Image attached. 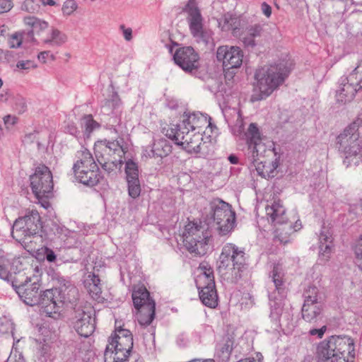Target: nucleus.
I'll return each instance as SVG.
<instances>
[{
  "mask_svg": "<svg viewBox=\"0 0 362 362\" xmlns=\"http://www.w3.org/2000/svg\"><path fill=\"white\" fill-rule=\"evenodd\" d=\"M10 276L12 287L26 305L34 306L39 303L41 284L37 276L28 277L25 273Z\"/></svg>",
  "mask_w": 362,
  "mask_h": 362,
  "instance_id": "nucleus-8",
  "label": "nucleus"
},
{
  "mask_svg": "<svg viewBox=\"0 0 362 362\" xmlns=\"http://www.w3.org/2000/svg\"><path fill=\"white\" fill-rule=\"evenodd\" d=\"M263 32V27L260 24H254L247 26L245 30L240 33L238 37L243 42L245 47L254 48L257 43L255 38L260 37Z\"/></svg>",
  "mask_w": 362,
  "mask_h": 362,
  "instance_id": "nucleus-25",
  "label": "nucleus"
},
{
  "mask_svg": "<svg viewBox=\"0 0 362 362\" xmlns=\"http://www.w3.org/2000/svg\"><path fill=\"white\" fill-rule=\"evenodd\" d=\"M36 0H25L21 5V10L33 13L39 9V6L35 3Z\"/></svg>",
  "mask_w": 362,
  "mask_h": 362,
  "instance_id": "nucleus-49",
  "label": "nucleus"
},
{
  "mask_svg": "<svg viewBox=\"0 0 362 362\" xmlns=\"http://www.w3.org/2000/svg\"><path fill=\"white\" fill-rule=\"evenodd\" d=\"M186 7L191 35L197 42L209 44L212 40V32L204 27L202 14L194 0H189Z\"/></svg>",
  "mask_w": 362,
  "mask_h": 362,
  "instance_id": "nucleus-12",
  "label": "nucleus"
},
{
  "mask_svg": "<svg viewBox=\"0 0 362 362\" xmlns=\"http://www.w3.org/2000/svg\"><path fill=\"white\" fill-rule=\"evenodd\" d=\"M357 86L355 78L351 79V74L348 77L341 78V83L336 93V98L338 103L345 104L351 102L357 92Z\"/></svg>",
  "mask_w": 362,
  "mask_h": 362,
  "instance_id": "nucleus-21",
  "label": "nucleus"
},
{
  "mask_svg": "<svg viewBox=\"0 0 362 362\" xmlns=\"http://www.w3.org/2000/svg\"><path fill=\"white\" fill-rule=\"evenodd\" d=\"M211 233L201 223L189 222L185 227L182 238L187 250L195 255H204L209 248Z\"/></svg>",
  "mask_w": 362,
  "mask_h": 362,
  "instance_id": "nucleus-6",
  "label": "nucleus"
},
{
  "mask_svg": "<svg viewBox=\"0 0 362 362\" xmlns=\"http://www.w3.org/2000/svg\"><path fill=\"white\" fill-rule=\"evenodd\" d=\"M122 104L121 99L116 91H113L109 98L105 99L102 106L103 111L110 115L114 110L117 109Z\"/></svg>",
  "mask_w": 362,
  "mask_h": 362,
  "instance_id": "nucleus-38",
  "label": "nucleus"
},
{
  "mask_svg": "<svg viewBox=\"0 0 362 362\" xmlns=\"http://www.w3.org/2000/svg\"><path fill=\"white\" fill-rule=\"evenodd\" d=\"M327 330V327L323 325L320 329H311L309 330V334L311 336H317L318 338H322Z\"/></svg>",
  "mask_w": 362,
  "mask_h": 362,
  "instance_id": "nucleus-55",
  "label": "nucleus"
},
{
  "mask_svg": "<svg viewBox=\"0 0 362 362\" xmlns=\"http://www.w3.org/2000/svg\"><path fill=\"white\" fill-rule=\"evenodd\" d=\"M8 277H9L8 272L4 267H3L2 265L0 264V278L4 280L8 281L9 280Z\"/></svg>",
  "mask_w": 362,
  "mask_h": 362,
  "instance_id": "nucleus-62",
  "label": "nucleus"
},
{
  "mask_svg": "<svg viewBox=\"0 0 362 362\" xmlns=\"http://www.w3.org/2000/svg\"><path fill=\"white\" fill-rule=\"evenodd\" d=\"M262 13L269 18L272 14V8L266 2H263L261 6Z\"/></svg>",
  "mask_w": 362,
  "mask_h": 362,
  "instance_id": "nucleus-59",
  "label": "nucleus"
},
{
  "mask_svg": "<svg viewBox=\"0 0 362 362\" xmlns=\"http://www.w3.org/2000/svg\"><path fill=\"white\" fill-rule=\"evenodd\" d=\"M234 15L230 13H226L223 16H222L218 21V26L221 28L223 31H230L232 30V25L231 22L233 20Z\"/></svg>",
  "mask_w": 362,
  "mask_h": 362,
  "instance_id": "nucleus-43",
  "label": "nucleus"
},
{
  "mask_svg": "<svg viewBox=\"0 0 362 362\" xmlns=\"http://www.w3.org/2000/svg\"><path fill=\"white\" fill-rule=\"evenodd\" d=\"M294 230H295L293 229V223L291 222L286 221L282 224H279L275 226V238L281 243L286 244L289 242V237Z\"/></svg>",
  "mask_w": 362,
  "mask_h": 362,
  "instance_id": "nucleus-35",
  "label": "nucleus"
},
{
  "mask_svg": "<svg viewBox=\"0 0 362 362\" xmlns=\"http://www.w3.org/2000/svg\"><path fill=\"white\" fill-rule=\"evenodd\" d=\"M166 136L175 141V144L182 146L188 153H199L202 148V141L203 140L201 132H192L189 131V136H187L186 130L177 131V129H170L167 130Z\"/></svg>",
  "mask_w": 362,
  "mask_h": 362,
  "instance_id": "nucleus-13",
  "label": "nucleus"
},
{
  "mask_svg": "<svg viewBox=\"0 0 362 362\" xmlns=\"http://www.w3.org/2000/svg\"><path fill=\"white\" fill-rule=\"evenodd\" d=\"M47 28H48V23L46 21H42L39 18H37V20L35 24V26L33 27V28L37 29L39 30H44L45 29H47Z\"/></svg>",
  "mask_w": 362,
  "mask_h": 362,
  "instance_id": "nucleus-58",
  "label": "nucleus"
},
{
  "mask_svg": "<svg viewBox=\"0 0 362 362\" xmlns=\"http://www.w3.org/2000/svg\"><path fill=\"white\" fill-rule=\"evenodd\" d=\"M210 120L211 117H208L201 112L185 115L182 123L174 125L173 128L177 129V131L186 130V134L188 136L189 131L201 132L204 127H210L211 124Z\"/></svg>",
  "mask_w": 362,
  "mask_h": 362,
  "instance_id": "nucleus-18",
  "label": "nucleus"
},
{
  "mask_svg": "<svg viewBox=\"0 0 362 362\" xmlns=\"http://www.w3.org/2000/svg\"><path fill=\"white\" fill-rule=\"evenodd\" d=\"M131 351L114 347L113 345H107L104 354L105 362H125L128 360Z\"/></svg>",
  "mask_w": 362,
  "mask_h": 362,
  "instance_id": "nucleus-27",
  "label": "nucleus"
},
{
  "mask_svg": "<svg viewBox=\"0 0 362 362\" xmlns=\"http://www.w3.org/2000/svg\"><path fill=\"white\" fill-rule=\"evenodd\" d=\"M120 29L123 31V35L126 40L130 41L132 38V30L130 28H126L124 25H120Z\"/></svg>",
  "mask_w": 362,
  "mask_h": 362,
  "instance_id": "nucleus-57",
  "label": "nucleus"
},
{
  "mask_svg": "<svg viewBox=\"0 0 362 362\" xmlns=\"http://www.w3.org/2000/svg\"><path fill=\"white\" fill-rule=\"evenodd\" d=\"M76 180L84 185H96L101 178L99 168L91 153L88 151H82L81 156L73 166Z\"/></svg>",
  "mask_w": 362,
  "mask_h": 362,
  "instance_id": "nucleus-9",
  "label": "nucleus"
},
{
  "mask_svg": "<svg viewBox=\"0 0 362 362\" xmlns=\"http://www.w3.org/2000/svg\"><path fill=\"white\" fill-rule=\"evenodd\" d=\"M77 7L75 0H66L62 6L63 13L69 16L76 10Z\"/></svg>",
  "mask_w": 362,
  "mask_h": 362,
  "instance_id": "nucleus-50",
  "label": "nucleus"
},
{
  "mask_svg": "<svg viewBox=\"0 0 362 362\" xmlns=\"http://www.w3.org/2000/svg\"><path fill=\"white\" fill-rule=\"evenodd\" d=\"M125 173L128 194L132 198L136 199L139 197L141 191L137 164L132 160H128L125 164Z\"/></svg>",
  "mask_w": 362,
  "mask_h": 362,
  "instance_id": "nucleus-20",
  "label": "nucleus"
},
{
  "mask_svg": "<svg viewBox=\"0 0 362 362\" xmlns=\"http://www.w3.org/2000/svg\"><path fill=\"white\" fill-rule=\"evenodd\" d=\"M67 35L58 29H52L50 38L43 40V43L51 46H61L67 41Z\"/></svg>",
  "mask_w": 362,
  "mask_h": 362,
  "instance_id": "nucleus-39",
  "label": "nucleus"
},
{
  "mask_svg": "<svg viewBox=\"0 0 362 362\" xmlns=\"http://www.w3.org/2000/svg\"><path fill=\"white\" fill-rule=\"evenodd\" d=\"M202 302L209 308H215L218 305V296L215 284L197 286Z\"/></svg>",
  "mask_w": 362,
  "mask_h": 362,
  "instance_id": "nucleus-28",
  "label": "nucleus"
},
{
  "mask_svg": "<svg viewBox=\"0 0 362 362\" xmlns=\"http://www.w3.org/2000/svg\"><path fill=\"white\" fill-rule=\"evenodd\" d=\"M265 211L268 221L274 227L288 221L286 216V209L280 200L274 201L272 205H267Z\"/></svg>",
  "mask_w": 362,
  "mask_h": 362,
  "instance_id": "nucleus-24",
  "label": "nucleus"
},
{
  "mask_svg": "<svg viewBox=\"0 0 362 362\" xmlns=\"http://www.w3.org/2000/svg\"><path fill=\"white\" fill-rule=\"evenodd\" d=\"M317 355L322 362H354V339L347 336H332L318 344Z\"/></svg>",
  "mask_w": 362,
  "mask_h": 362,
  "instance_id": "nucleus-2",
  "label": "nucleus"
},
{
  "mask_svg": "<svg viewBox=\"0 0 362 362\" xmlns=\"http://www.w3.org/2000/svg\"><path fill=\"white\" fill-rule=\"evenodd\" d=\"M85 287L92 298L99 300L101 298L102 288L99 277L94 274L88 275Z\"/></svg>",
  "mask_w": 362,
  "mask_h": 362,
  "instance_id": "nucleus-32",
  "label": "nucleus"
},
{
  "mask_svg": "<svg viewBox=\"0 0 362 362\" xmlns=\"http://www.w3.org/2000/svg\"><path fill=\"white\" fill-rule=\"evenodd\" d=\"M64 303V298L62 296L60 291L57 288L45 290L40 295L39 303L42 313L47 315L51 316L53 313H57Z\"/></svg>",
  "mask_w": 362,
  "mask_h": 362,
  "instance_id": "nucleus-17",
  "label": "nucleus"
},
{
  "mask_svg": "<svg viewBox=\"0 0 362 362\" xmlns=\"http://www.w3.org/2000/svg\"><path fill=\"white\" fill-rule=\"evenodd\" d=\"M156 303L151 302L144 308H140L136 314L137 320L141 325H149L155 317Z\"/></svg>",
  "mask_w": 362,
  "mask_h": 362,
  "instance_id": "nucleus-34",
  "label": "nucleus"
},
{
  "mask_svg": "<svg viewBox=\"0 0 362 362\" xmlns=\"http://www.w3.org/2000/svg\"><path fill=\"white\" fill-rule=\"evenodd\" d=\"M23 141L25 144H31L34 143L35 141L37 142V144L38 146L40 144V143L37 140V133H36V132H32V133L26 134L25 136Z\"/></svg>",
  "mask_w": 362,
  "mask_h": 362,
  "instance_id": "nucleus-54",
  "label": "nucleus"
},
{
  "mask_svg": "<svg viewBox=\"0 0 362 362\" xmlns=\"http://www.w3.org/2000/svg\"><path fill=\"white\" fill-rule=\"evenodd\" d=\"M319 240L320 253L321 255L325 257L326 260H327V259L329 258V255L332 252V248L333 247L332 235L329 229L325 227L322 228V230L320 234Z\"/></svg>",
  "mask_w": 362,
  "mask_h": 362,
  "instance_id": "nucleus-31",
  "label": "nucleus"
},
{
  "mask_svg": "<svg viewBox=\"0 0 362 362\" xmlns=\"http://www.w3.org/2000/svg\"><path fill=\"white\" fill-rule=\"evenodd\" d=\"M42 228L41 217L35 209H28L25 214L17 218L12 227L11 235L19 243L37 235Z\"/></svg>",
  "mask_w": 362,
  "mask_h": 362,
  "instance_id": "nucleus-7",
  "label": "nucleus"
},
{
  "mask_svg": "<svg viewBox=\"0 0 362 362\" xmlns=\"http://www.w3.org/2000/svg\"><path fill=\"white\" fill-rule=\"evenodd\" d=\"M356 264L362 271V235L358 239L355 247Z\"/></svg>",
  "mask_w": 362,
  "mask_h": 362,
  "instance_id": "nucleus-47",
  "label": "nucleus"
},
{
  "mask_svg": "<svg viewBox=\"0 0 362 362\" xmlns=\"http://www.w3.org/2000/svg\"><path fill=\"white\" fill-rule=\"evenodd\" d=\"M362 121L360 119L348 126L337 138L339 151L344 153L346 166L362 163Z\"/></svg>",
  "mask_w": 362,
  "mask_h": 362,
  "instance_id": "nucleus-3",
  "label": "nucleus"
},
{
  "mask_svg": "<svg viewBox=\"0 0 362 362\" xmlns=\"http://www.w3.org/2000/svg\"><path fill=\"white\" fill-rule=\"evenodd\" d=\"M270 278L275 286L276 295L281 297H286L287 290L284 286V273L281 266L279 264H275L272 270Z\"/></svg>",
  "mask_w": 362,
  "mask_h": 362,
  "instance_id": "nucleus-26",
  "label": "nucleus"
},
{
  "mask_svg": "<svg viewBox=\"0 0 362 362\" xmlns=\"http://www.w3.org/2000/svg\"><path fill=\"white\" fill-rule=\"evenodd\" d=\"M45 256L49 262H54L57 259V256L54 251L48 247L45 248Z\"/></svg>",
  "mask_w": 362,
  "mask_h": 362,
  "instance_id": "nucleus-56",
  "label": "nucleus"
},
{
  "mask_svg": "<svg viewBox=\"0 0 362 362\" xmlns=\"http://www.w3.org/2000/svg\"><path fill=\"white\" fill-rule=\"evenodd\" d=\"M30 182L32 192L39 201L52 196L54 187L52 174L46 165L36 167L34 173L30 175Z\"/></svg>",
  "mask_w": 362,
  "mask_h": 362,
  "instance_id": "nucleus-11",
  "label": "nucleus"
},
{
  "mask_svg": "<svg viewBox=\"0 0 362 362\" xmlns=\"http://www.w3.org/2000/svg\"><path fill=\"white\" fill-rule=\"evenodd\" d=\"M16 67L20 69H31V68H36L37 67V64L35 63L34 61H32V60H26V61H19L17 64H16Z\"/></svg>",
  "mask_w": 362,
  "mask_h": 362,
  "instance_id": "nucleus-52",
  "label": "nucleus"
},
{
  "mask_svg": "<svg viewBox=\"0 0 362 362\" xmlns=\"http://www.w3.org/2000/svg\"><path fill=\"white\" fill-rule=\"evenodd\" d=\"M247 138V157L251 166L255 168L258 175L261 177L269 179L274 176V173L277 165L274 163H267L262 160L261 150L264 151V146L262 142L260 132L255 123H251L245 134Z\"/></svg>",
  "mask_w": 362,
  "mask_h": 362,
  "instance_id": "nucleus-5",
  "label": "nucleus"
},
{
  "mask_svg": "<svg viewBox=\"0 0 362 362\" xmlns=\"http://www.w3.org/2000/svg\"><path fill=\"white\" fill-rule=\"evenodd\" d=\"M49 51H43L38 54L37 58L42 63L46 62V59L49 57Z\"/></svg>",
  "mask_w": 362,
  "mask_h": 362,
  "instance_id": "nucleus-63",
  "label": "nucleus"
},
{
  "mask_svg": "<svg viewBox=\"0 0 362 362\" xmlns=\"http://www.w3.org/2000/svg\"><path fill=\"white\" fill-rule=\"evenodd\" d=\"M304 303H318V289L316 286H309L303 293Z\"/></svg>",
  "mask_w": 362,
  "mask_h": 362,
  "instance_id": "nucleus-40",
  "label": "nucleus"
},
{
  "mask_svg": "<svg viewBox=\"0 0 362 362\" xmlns=\"http://www.w3.org/2000/svg\"><path fill=\"white\" fill-rule=\"evenodd\" d=\"M6 362H23V360L21 358V357H18V358H17L16 355H10Z\"/></svg>",
  "mask_w": 362,
  "mask_h": 362,
  "instance_id": "nucleus-64",
  "label": "nucleus"
},
{
  "mask_svg": "<svg viewBox=\"0 0 362 362\" xmlns=\"http://www.w3.org/2000/svg\"><path fill=\"white\" fill-rule=\"evenodd\" d=\"M270 300L271 313L270 318L275 322L276 325L279 324L281 317L288 320L290 317V312L288 309H284V300L286 297H281L276 295V292H272L269 296Z\"/></svg>",
  "mask_w": 362,
  "mask_h": 362,
  "instance_id": "nucleus-22",
  "label": "nucleus"
},
{
  "mask_svg": "<svg viewBox=\"0 0 362 362\" xmlns=\"http://www.w3.org/2000/svg\"><path fill=\"white\" fill-rule=\"evenodd\" d=\"M95 157L98 163L107 173L115 172L116 169L120 168L122 165V160L116 157H113V158L103 157L102 154Z\"/></svg>",
  "mask_w": 362,
  "mask_h": 362,
  "instance_id": "nucleus-36",
  "label": "nucleus"
},
{
  "mask_svg": "<svg viewBox=\"0 0 362 362\" xmlns=\"http://www.w3.org/2000/svg\"><path fill=\"white\" fill-rule=\"evenodd\" d=\"M13 6V0H0V13L9 11Z\"/></svg>",
  "mask_w": 362,
  "mask_h": 362,
  "instance_id": "nucleus-53",
  "label": "nucleus"
},
{
  "mask_svg": "<svg viewBox=\"0 0 362 362\" xmlns=\"http://www.w3.org/2000/svg\"><path fill=\"white\" fill-rule=\"evenodd\" d=\"M153 151L156 158H163L169 155L172 151V146L165 139L156 140L153 144Z\"/></svg>",
  "mask_w": 362,
  "mask_h": 362,
  "instance_id": "nucleus-37",
  "label": "nucleus"
},
{
  "mask_svg": "<svg viewBox=\"0 0 362 362\" xmlns=\"http://www.w3.org/2000/svg\"><path fill=\"white\" fill-rule=\"evenodd\" d=\"M122 140L108 141L104 139L98 141L95 144L94 149L95 156L102 154L103 157H109L110 158L116 157L117 158L122 159L125 153V151L122 144Z\"/></svg>",
  "mask_w": 362,
  "mask_h": 362,
  "instance_id": "nucleus-19",
  "label": "nucleus"
},
{
  "mask_svg": "<svg viewBox=\"0 0 362 362\" xmlns=\"http://www.w3.org/2000/svg\"><path fill=\"white\" fill-rule=\"evenodd\" d=\"M175 63L184 71L196 72L199 66V56L192 47H182L176 49L173 54Z\"/></svg>",
  "mask_w": 362,
  "mask_h": 362,
  "instance_id": "nucleus-14",
  "label": "nucleus"
},
{
  "mask_svg": "<svg viewBox=\"0 0 362 362\" xmlns=\"http://www.w3.org/2000/svg\"><path fill=\"white\" fill-rule=\"evenodd\" d=\"M132 300L134 308L136 310L144 308L151 302H154V300L150 298L149 292L144 286H139L133 291Z\"/></svg>",
  "mask_w": 362,
  "mask_h": 362,
  "instance_id": "nucleus-30",
  "label": "nucleus"
},
{
  "mask_svg": "<svg viewBox=\"0 0 362 362\" xmlns=\"http://www.w3.org/2000/svg\"><path fill=\"white\" fill-rule=\"evenodd\" d=\"M232 25V34L234 37H238L245 25V21L238 16L234 15L233 20L231 21Z\"/></svg>",
  "mask_w": 362,
  "mask_h": 362,
  "instance_id": "nucleus-42",
  "label": "nucleus"
},
{
  "mask_svg": "<svg viewBox=\"0 0 362 362\" xmlns=\"http://www.w3.org/2000/svg\"><path fill=\"white\" fill-rule=\"evenodd\" d=\"M290 71L291 67L285 62L265 65L258 69L255 74V87L259 94H254L252 100H262L269 96L284 83Z\"/></svg>",
  "mask_w": 362,
  "mask_h": 362,
  "instance_id": "nucleus-1",
  "label": "nucleus"
},
{
  "mask_svg": "<svg viewBox=\"0 0 362 362\" xmlns=\"http://www.w3.org/2000/svg\"><path fill=\"white\" fill-rule=\"evenodd\" d=\"M81 125L85 129V134H89L96 128L99 127V124L95 121L91 115H85L81 120Z\"/></svg>",
  "mask_w": 362,
  "mask_h": 362,
  "instance_id": "nucleus-41",
  "label": "nucleus"
},
{
  "mask_svg": "<svg viewBox=\"0 0 362 362\" xmlns=\"http://www.w3.org/2000/svg\"><path fill=\"white\" fill-rule=\"evenodd\" d=\"M303 318L308 322H316L317 319L321 317V305L317 303H303L302 307Z\"/></svg>",
  "mask_w": 362,
  "mask_h": 362,
  "instance_id": "nucleus-33",
  "label": "nucleus"
},
{
  "mask_svg": "<svg viewBox=\"0 0 362 362\" xmlns=\"http://www.w3.org/2000/svg\"><path fill=\"white\" fill-rule=\"evenodd\" d=\"M216 58L224 69H237L242 65L243 52L238 47L223 45L218 47Z\"/></svg>",
  "mask_w": 362,
  "mask_h": 362,
  "instance_id": "nucleus-16",
  "label": "nucleus"
},
{
  "mask_svg": "<svg viewBox=\"0 0 362 362\" xmlns=\"http://www.w3.org/2000/svg\"><path fill=\"white\" fill-rule=\"evenodd\" d=\"M13 322L6 317L0 318V334H4L11 333L13 334Z\"/></svg>",
  "mask_w": 362,
  "mask_h": 362,
  "instance_id": "nucleus-46",
  "label": "nucleus"
},
{
  "mask_svg": "<svg viewBox=\"0 0 362 362\" xmlns=\"http://www.w3.org/2000/svg\"><path fill=\"white\" fill-rule=\"evenodd\" d=\"M37 18L34 16H27L23 19V22L25 25H28L32 28L35 26V24L37 21Z\"/></svg>",
  "mask_w": 362,
  "mask_h": 362,
  "instance_id": "nucleus-60",
  "label": "nucleus"
},
{
  "mask_svg": "<svg viewBox=\"0 0 362 362\" xmlns=\"http://www.w3.org/2000/svg\"><path fill=\"white\" fill-rule=\"evenodd\" d=\"M198 271L199 274L196 279L197 286L215 284L213 269L207 262L200 263Z\"/></svg>",
  "mask_w": 362,
  "mask_h": 362,
  "instance_id": "nucleus-29",
  "label": "nucleus"
},
{
  "mask_svg": "<svg viewBox=\"0 0 362 362\" xmlns=\"http://www.w3.org/2000/svg\"><path fill=\"white\" fill-rule=\"evenodd\" d=\"M246 254L242 247L226 243L219 257L218 271L225 280L235 283L242 278L246 269Z\"/></svg>",
  "mask_w": 362,
  "mask_h": 362,
  "instance_id": "nucleus-4",
  "label": "nucleus"
},
{
  "mask_svg": "<svg viewBox=\"0 0 362 362\" xmlns=\"http://www.w3.org/2000/svg\"><path fill=\"white\" fill-rule=\"evenodd\" d=\"M72 324L78 335L85 338L90 336L95 328V318L90 309L85 310L78 308L74 310Z\"/></svg>",
  "mask_w": 362,
  "mask_h": 362,
  "instance_id": "nucleus-15",
  "label": "nucleus"
},
{
  "mask_svg": "<svg viewBox=\"0 0 362 362\" xmlns=\"http://www.w3.org/2000/svg\"><path fill=\"white\" fill-rule=\"evenodd\" d=\"M107 345H113L114 347L126 350H132L133 337L129 330L122 328H116L114 335L108 340Z\"/></svg>",
  "mask_w": 362,
  "mask_h": 362,
  "instance_id": "nucleus-23",
  "label": "nucleus"
},
{
  "mask_svg": "<svg viewBox=\"0 0 362 362\" xmlns=\"http://www.w3.org/2000/svg\"><path fill=\"white\" fill-rule=\"evenodd\" d=\"M143 156L147 158H156L154 151H153V146L147 147L146 149H144L143 152Z\"/></svg>",
  "mask_w": 362,
  "mask_h": 362,
  "instance_id": "nucleus-61",
  "label": "nucleus"
},
{
  "mask_svg": "<svg viewBox=\"0 0 362 362\" xmlns=\"http://www.w3.org/2000/svg\"><path fill=\"white\" fill-rule=\"evenodd\" d=\"M209 209L218 233L224 235L230 232L235 221V214L230 205L220 199H215L210 202Z\"/></svg>",
  "mask_w": 362,
  "mask_h": 362,
  "instance_id": "nucleus-10",
  "label": "nucleus"
},
{
  "mask_svg": "<svg viewBox=\"0 0 362 362\" xmlns=\"http://www.w3.org/2000/svg\"><path fill=\"white\" fill-rule=\"evenodd\" d=\"M355 78L356 84L358 89L362 88V59L358 62L356 67L351 73V79Z\"/></svg>",
  "mask_w": 362,
  "mask_h": 362,
  "instance_id": "nucleus-45",
  "label": "nucleus"
},
{
  "mask_svg": "<svg viewBox=\"0 0 362 362\" xmlns=\"http://www.w3.org/2000/svg\"><path fill=\"white\" fill-rule=\"evenodd\" d=\"M13 108L18 114L24 113L27 110L25 99L21 96L16 97Z\"/></svg>",
  "mask_w": 362,
  "mask_h": 362,
  "instance_id": "nucleus-48",
  "label": "nucleus"
},
{
  "mask_svg": "<svg viewBox=\"0 0 362 362\" xmlns=\"http://www.w3.org/2000/svg\"><path fill=\"white\" fill-rule=\"evenodd\" d=\"M233 341L230 338H227L221 347V351L222 354H226L227 356H229L233 351Z\"/></svg>",
  "mask_w": 362,
  "mask_h": 362,
  "instance_id": "nucleus-51",
  "label": "nucleus"
},
{
  "mask_svg": "<svg viewBox=\"0 0 362 362\" xmlns=\"http://www.w3.org/2000/svg\"><path fill=\"white\" fill-rule=\"evenodd\" d=\"M25 34V32H16L12 34L8 39V44L10 47H19L23 42V40L24 39L23 35Z\"/></svg>",
  "mask_w": 362,
  "mask_h": 362,
  "instance_id": "nucleus-44",
  "label": "nucleus"
}]
</instances>
